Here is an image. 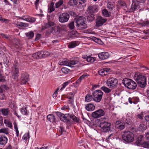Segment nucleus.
I'll return each mask as SVG.
<instances>
[{
    "instance_id": "obj_53",
    "label": "nucleus",
    "mask_w": 149,
    "mask_h": 149,
    "mask_svg": "<svg viewBox=\"0 0 149 149\" xmlns=\"http://www.w3.org/2000/svg\"><path fill=\"white\" fill-rule=\"evenodd\" d=\"M44 57H46L49 55V53L47 51H42Z\"/></svg>"
},
{
    "instance_id": "obj_48",
    "label": "nucleus",
    "mask_w": 149,
    "mask_h": 149,
    "mask_svg": "<svg viewBox=\"0 0 149 149\" xmlns=\"http://www.w3.org/2000/svg\"><path fill=\"white\" fill-rule=\"evenodd\" d=\"M69 28L71 29H74V22H70L68 24Z\"/></svg>"
},
{
    "instance_id": "obj_51",
    "label": "nucleus",
    "mask_w": 149,
    "mask_h": 149,
    "mask_svg": "<svg viewBox=\"0 0 149 149\" xmlns=\"http://www.w3.org/2000/svg\"><path fill=\"white\" fill-rule=\"evenodd\" d=\"M29 26L28 24L23 22H20L19 23V26L21 27H27Z\"/></svg>"
},
{
    "instance_id": "obj_49",
    "label": "nucleus",
    "mask_w": 149,
    "mask_h": 149,
    "mask_svg": "<svg viewBox=\"0 0 149 149\" xmlns=\"http://www.w3.org/2000/svg\"><path fill=\"white\" fill-rule=\"evenodd\" d=\"M15 71L14 72L15 76V77H18V73L19 72V70L17 68H16L15 67Z\"/></svg>"
},
{
    "instance_id": "obj_18",
    "label": "nucleus",
    "mask_w": 149,
    "mask_h": 149,
    "mask_svg": "<svg viewBox=\"0 0 149 149\" xmlns=\"http://www.w3.org/2000/svg\"><path fill=\"white\" fill-rule=\"evenodd\" d=\"M98 56L99 58L102 60H104L108 58L109 56V54L107 52H102L99 54Z\"/></svg>"
},
{
    "instance_id": "obj_34",
    "label": "nucleus",
    "mask_w": 149,
    "mask_h": 149,
    "mask_svg": "<svg viewBox=\"0 0 149 149\" xmlns=\"http://www.w3.org/2000/svg\"><path fill=\"white\" fill-rule=\"evenodd\" d=\"M68 60L67 59H64L62 61H60L59 62V64L60 65H65L68 66Z\"/></svg>"
},
{
    "instance_id": "obj_35",
    "label": "nucleus",
    "mask_w": 149,
    "mask_h": 149,
    "mask_svg": "<svg viewBox=\"0 0 149 149\" xmlns=\"http://www.w3.org/2000/svg\"><path fill=\"white\" fill-rule=\"evenodd\" d=\"M102 13L103 15L105 17H108L111 15V13L109 12L106 9H104L102 10Z\"/></svg>"
},
{
    "instance_id": "obj_64",
    "label": "nucleus",
    "mask_w": 149,
    "mask_h": 149,
    "mask_svg": "<svg viewBox=\"0 0 149 149\" xmlns=\"http://www.w3.org/2000/svg\"><path fill=\"white\" fill-rule=\"evenodd\" d=\"M145 119L146 121L148 123V124H149V116L147 115L145 116Z\"/></svg>"
},
{
    "instance_id": "obj_37",
    "label": "nucleus",
    "mask_w": 149,
    "mask_h": 149,
    "mask_svg": "<svg viewBox=\"0 0 149 149\" xmlns=\"http://www.w3.org/2000/svg\"><path fill=\"white\" fill-rule=\"evenodd\" d=\"M25 35L27 37H33L34 35L33 31H31L25 33Z\"/></svg>"
},
{
    "instance_id": "obj_50",
    "label": "nucleus",
    "mask_w": 149,
    "mask_h": 149,
    "mask_svg": "<svg viewBox=\"0 0 149 149\" xmlns=\"http://www.w3.org/2000/svg\"><path fill=\"white\" fill-rule=\"evenodd\" d=\"M5 81V77L0 74V82H4Z\"/></svg>"
},
{
    "instance_id": "obj_47",
    "label": "nucleus",
    "mask_w": 149,
    "mask_h": 149,
    "mask_svg": "<svg viewBox=\"0 0 149 149\" xmlns=\"http://www.w3.org/2000/svg\"><path fill=\"white\" fill-rule=\"evenodd\" d=\"M73 95L71 93L69 94L67 96V97L69 100V101L70 103L72 102L73 101Z\"/></svg>"
},
{
    "instance_id": "obj_30",
    "label": "nucleus",
    "mask_w": 149,
    "mask_h": 149,
    "mask_svg": "<svg viewBox=\"0 0 149 149\" xmlns=\"http://www.w3.org/2000/svg\"><path fill=\"white\" fill-rule=\"evenodd\" d=\"M4 124L8 127L12 128L13 127V125L12 123L8 119H5L4 120Z\"/></svg>"
},
{
    "instance_id": "obj_2",
    "label": "nucleus",
    "mask_w": 149,
    "mask_h": 149,
    "mask_svg": "<svg viewBox=\"0 0 149 149\" xmlns=\"http://www.w3.org/2000/svg\"><path fill=\"white\" fill-rule=\"evenodd\" d=\"M57 114L60 117V120L65 123H69L70 118L72 119L74 122H78L77 118L74 115L68 114H64L60 112H58Z\"/></svg>"
},
{
    "instance_id": "obj_14",
    "label": "nucleus",
    "mask_w": 149,
    "mask_h": 149,
    "mask_svg": "<svg viewBox=\"0 0 149 149\" xmlns=\"http://www.w3.org/2000/svg\"><path fill=\"white\" fill-rule=\"evenodd\" d=\"M29 75L25 72H23L21 73V76L20 79V83L21 84H25L28 81L29 78Z\"/></svg>"
},
{
    "instance_id": "obj_6",
    "label": "nucleus",
    "mask_w": 149,
    "mask_h": 149,
    "mask_svg": "<svg viewBox=\"0 0 149 149\" xmlns=\"http://www.w3.org/2000/svg\"><path fill=\"white\" fill-rule=\"evenodd\" d=\"M103 95V93L101 90H96L93 93V100L96 102H99L102 99Z\"/></svg>"
},
{
    "instance_id": "obj_36",
    "label": "nucleus",
    "mask_w": 149,
    "mask_h": 149,
    "mask_svg": "<svg viewBox=\"0 0 149 149\" xmlns=\"http://www.w3.org/2000/svg\"><path fill=\"white\" fill-rule=\"evenodd\" d=\"M146 128V125L143 124H141L138 128L139 130L140 131H142L145 130Z\"/></svg>"
},
{
    "instance_id": "obj_22",
    "label": "nucleus",
    "mask_w": 149,
    "mask_h": 149,
    "mask_svg": "<svg viewBox=\"0 0 149 149\" xmlns=\"http://www.w3.org/2000/svg\"><path fill=\"white\" fill-rule=\"evenodd\" d=\"M143 136L142 135H139L138 137L136 143L138 146H140L143 142L142 141L143 139Z\"/></svg>"
},
{
    "instance_id": "obj_43",
    "label": "nucleus",
    "mask_w": 149,
    "mask_h": 149,
    "mask_svg": "<svg viewBox=\"0 0 149 149\" xmlns=\"http://www.w3.org/2000/svg\"><path fill=\"white\" fill-rule=\"evenodd\" d=\"M29 138V133L28 132V133L24 134L23 136L22 139L23 140L26 141Z\"/></svg>"
},
{
    "instance_id": "obj_54",
    "label": "nucleus",
    "mask_w": 149,
    "mask_h": 149,
    "mask_svg": "<svg viewBox=\"0 0 149 149\" xmlns=\"http://www.w3.org/2000/svg\"><path fill=\"white\" fill-rule=\"evenodd\" d=\"M4 126L3 123V120L2 116H0V127H2Z\"/></svg>"
},
{
    "instance_id": "obj_62",
    "label": "nucleus",
    "mask_w": 149,
    "mask_h": 149,
    "mask_svg": "<svg viewBox=\"0 0 149 149\" xmlns=\"http://www.w3.org/2000/svg\"><path fill=\"white\" fill-rule=\"evenodd\" d=\"M137 117L139 119H142L143 118V113H141V114L137 115Z\"/></svg>"
},
{
    "instance_id": "obj_44",
    "label": "nucleus",
    "mask_w": 149,
    "mask_h": 149,
    "mask_svg": "<svg viewBox=\"0 0 149 149\" xmlns=\"http://www.w3.org/2000/svg\"><path fill=\"white\" fill-rule=\"evenodd\" d=\"M13 124L14 129L15 131L16 132L17 136L18 137L19 135V132L18 130L17 124L16 122H14Z\"/></svg>"
},
{
    "instance_id": "obj_16",
    "label": "nucleus",
    "mask_w": 149,
    "mask_h": 149,
    "mask_svg": "<svg viewBox=\"0 0 149 149\" xmlns=\"http://www.w3.org/2000/svg\"><path fill=\"white\" fill-rule=\"evenodd\" d=\"M19 19H23L30 22H33L36 21L35 18L28 16H23L22 17H19Z\"/></svg>"
},
{
    "instance_id": "obj_8",
    "label": "nucleus",
    "mask_w": 149,
    "mask_h": 149,
    "mask_svg": "<svg viewBox=\"0 0 149 149\" xmlns=\"http://www.w3.org/2000/svg\"><path fill=\"white\" fill-rule=\"evenodd\" d=\"M118 83L117 79L112 77L109 79L107 82V85L110 88L113 89L117 86Z\"/></svg>"
},
{
    "instance_id": "obj_13",
    "label": "nucleus",
    "mask_w": 149,
    "mask_h": 149,
    "mask_svg": "<svg viewBox=\"0 0 149 149\" xmlns=\"http://www.w3.org/2000/svg\"><path fill=\"white\" fill-rule=\"evenodd\" d=\"M54 23L51 22H48L47 23L44 25V26L42 28V30L45 29H49V32L51 33L55 31V28L54 27Z\"/></svg>"
},
{
    "instance_id": "obj_40",
    "label": "nucleus",
    "mask_w": 149,
    "mask_h": 149,
    "mask_svg": "<svg viewBox=\"0 0 149 149\" xmlns=\"http://www.w3.org/2000/svg\"><path fill=\"white\" fill-rule=\"evenodd\" d=\"M140 146L146 148H149V142L145 141L143 142Z\"/></svg>"
},
{
    "instance_id": "obj_10",
    "label": "nucleus",
    "mask_w": 149,
    "mask_h": 149,
    "mask_svg": "<svg viewBox=\"0 0 149 149\" xmlns=\"http://www.w3.org/2000/svg\"><path fill=\"white\" fill-rule=\"evenodd\" d=\"M139 2L137 0H132L131 8L127 10V11L129 12H134L139 9Z\"/></svg>"
},
{
    "instance_id": "obj_5",
    "label": "nucleus",
    "mask_w": 149,
    "mask_h": 149,
    "mask_svg": "<svg viewBox=\"0 0 149 149\" xmlns=\"http://www.w3.org/2000/svg\"><path fill=\"white\" fill-rule=\"evenodd\" d=\"M123 139L126 143L133 142L134 140V135L129 131H125L122 136Z\"/></svg>"
},
{
    "instance_id": "obj_3",
    "label": "nucleus",
    "mask_w": 149,
    "mask_h": 149,
    "mask_svg": "<svg viewBox=\"0 0 149 149\" xmlns=\"http://www.w3.org/2000/svg\"><path fill=\"white\" fill-rule=\"evenodd\" d=\"M134 78L136 81L138 85L141 88H144L146 85V78L143 76L139 74H135Z\"/></svg>"
},
{
    "instance_id": "obj_11",
    "label": "nucleus",
    "mask_w": 149,
    "mask_h": 149,
    "mask_svg": "<svg viewBox=\"0 0 149 149\" xmlns=\"http://www.w3.org/2000/svg\"><path fill=\"white\" fill-rule=\"evenodd\" d=\"M105 113L104 110L100 109L93 112L92 114V116L94 118H98L104 116Z\"/></svg>"
},
{
    "instance_id": "obj_55",
    "label": "nucleus",
    "mask_w": 149,
    "mask_h": 149,
    "mask_svg": "<svg viewBox=\"0 0 149 149\" xmlns=\"http://www.w3.org/2000/svg\"><path fill=\"white\" fill-rule=\"evenodd\" d=\"M38 52L36 53L33 54L32 55V57L35 59H39V56H38Z\"/></svg>"
},
{
    "instance_id": "obj_31",
    "label": "nucleus",
    "mask_w": 149,
    "mask_h": 149,
    "mask_svg": "<svg viewBox=\"0 0 149 149\" xmlns=\"http://www.w3.org/2000/svg\"><path fill=\"white\" fill-rule=\"evenodd\" d=\"M88 75L87 73L84 74L80 77L76 81V83L77 84H79L81 81L82 79H84L86 77L88 76Z\"/></svg>"
},
{
    "instance_id": "obj_45",
    "label": "nucleus",
    "mask_w": 149,
    "mask_h": 149,
    "mask_svg": "<svg viewBox=\"0 0 149 149\" xmlns=\"http://www.w3.org/2000/svg\"><path fill=\"white\" fill-rule=\"evenodd\" d=\"M107 7L109 9H112L114 7L113 3L112 2H108L107 3Z\"/></svg>"
},
{
    "instance_id": "obj_60",
    "label": "nucleus",
    "mask_w": 149,
    "mask_h": 149,
    "mask_svg": "<svg viewBox=\"0 0 149 149\" xmlns=\"http://www.w3.org/2000/svg\"><path fill=\"white\" fill-rule=\"evenodd\" d=\"M131 122L129 118L127 119L125 121V123L128 124H130Z\"/></svg>"
},
{
    "instance_id": "obj_20",
    "label": "nucleus",
    "mask_w": 149,
    "mask_h": 149,
    "mask_svg": "<svg viewBox=\"0 0 149 149\" xmlns=\"http://www.w3.org/2000/svg\"><path fill=\"white\" fill-rule=\"evenodd\" d=\"M79 43L78 41H72L68 43V46L69 48H72L78 45Z\"/></svg>"
},
{
    "instance_id": "obj_29",
    "label": "nucleus",
    "mask_w": 149,
    "mask_h": 149,
    "mask_svg": "<svg viewBox=\"0 0 149 149\" xmlns=\"http://www.w3.org/2000/svg\"><path fill=\"white\" fill-rule=\"evenodd\" d=\"M90 38L92 40L99 44L102 45L103 43L102 40L99 38Z\"/></svg>"
},
{
    "instance_id": "obj_28",
    "label": "nucleus",
    "mask_w": 149,
    "mask_h": 149,
    "mask_svg": "<svg viewBox=\"0 0 149 149\" xmlns=\"http://www.w3.org/2000/svg\"><path fill=\"white\" fill-rule=\"evenodd\" d=\"M68 35L70 36V37H75L77 36L78 33L76 31L72 30L69 31Z\"/></svg>"
},
{
    "instance_id": "obj_26",
    "label": "nucleus",
    "mask_w": 149,
    "mask_h": 149,
    "mask_svg": "<svg viewBox=\"0 0 149 149\" xmlns=\"http://www.w3.org/2000/svg\"><path fill=\"white\" fill-rule=\"evenodd\" d=\"M2 114L4 116L8 115L10 112L8 109H1L0 110Z\"/></svg>"
},
{
    "instance_id": "obj_15",
    "label": "nucleus",
    "mask_w": 149,
    "mask_h": 149,
    "mask_svg": "<svg viewBox=\"0 0 149 149\" xmlns=\"http://www.w3.org/2000/svg\"><path fill=\"white\" fill-rule=\"evenodd\" d=\"M106 21V19L102 18L101 16L97 17L96 19V26L98 27L102 26Z\"/></svg>"
},
{
    "instance_id": "obj_59",
    "label": "nucleus",
    "mask_w": 149,
    "mask_h": 149,
    "mask_svg": "<svg viewBox=\"0 0 149 149\" xmlns=\"http://www.w3.org/2000/svg\"><path fill=\"white\" fill-rule=\"evenodd\" d=\"M40 0H36L35 2V4L36 6V8L37 9L38 7V3Z\"/></svg>"
},
{
    "instance_id": "obj_25",
    "label": "nucleus",
    "mask_w": 149,
    "mask_h": 149,
    "mask_svg": "<svg viewBox=\"0 0 149 149\" xmlns=\"http://www.w3.org/2000/svg\"><path fill=\"white\" fill-rule=\"evenodd\" d=\"M22 108H21L20 112L23 115H27V107L26 105L24 104L23 107H21Z\"/></svg>"
},
{
    "instance_id": "obj_32",
    "label": "nucleus",
    "mask_w": 149,
    "mask_h": 149,
    "mask_svg": "<svg viewBox=\"0 0 149 149\" xmlns=\"http://www.w3.org/2000/svg\"><path fill=\"white\" fill-rule=\"evenodd\" d=\"M93 96L90 94H87L85 97V101L88 102L91 101L93 99Z\"/></svg>"
},
{
    "instance_id": "obj_1",
    "label": "nucleus",
    "mask_w": 149,
    "mask_h": 149,
    "mask_svg": "<svg viewBox=\"0 0 149 149\" xmlns=\"http://www.w3.org/2000/svg\"><path fill=\"white\" fill-rule=\"evenodd\" d=\"M75 20L76 26L79 29H83L87 27L86 22L84 17L77 16L75 18Z\"/></svg>"
},
{
    "instance_id": "obj_27",
    "label": "nucleus",
    "mask_w": 149,
    "mask_h": 149,
    "mask_svg": "<svg viewBox=\"0 0 149 149\" xmlns=\"http://www.w3.org/2000/svg\"><path fill=\"white\" fill-rule=\"evenodd\" d=\"M78 62V61L77 60H68V66L70 67H72L73 65L77 64Z\"/></svg>"
},
{
    "instance_id": "obj_12",
    "label": "nucleus",
    "mask_w": 149,
    "mask_h": 149,
    "mask_svg": "<svg viewBox=\"0 0 149 149\" xmlns=\"http://www.w3.org/2000/svg\"><path fill=\"white\" fill-rule=\"evenodd\" d=\"M70 18L69 14L66 13H64L60 14L58 17L59 21L63 23L67 22Z\"/></svg>"
},
{
    "instance_id": "obj_52",
    "label": "nucleus",
    "mask_w": 149,
    "mask_h": 149,
    "mask_svg": "<svg viewBox=\"0 0 149 149\" xmlns=\"http://www.w3.org/2000/svg\"><path fill=\"white\" fill-rule=\"evenodd\" d=\"M142 25L144 26L149 27V22L148 21H144L142 23Z\"/></svg>"
},
{
    "instance_id": "obj_4",
    "label": "nucleus",
    "mask_w": 149,
    "mask_h": 149,
    "mask_svg": "<svg viewBox=\"0 0 149 149\" xmlns=\"http://www.w3.org/2000/svg\"><path fill=\"white\" fill-rule=\"evenodd\" d=\"M123 83L125 87L129 89H135L137 86L135 82L131 79H125L123 81Z\"/></svg>"
},
{
    "instance_id": "obj_61",
    "label": "nucleus",
    "mask_w": 149,
    "mask_h": 149,
    "mask_svg": "<svg viewBox=\"0 0 149 149\" xmlns=\"http://www.w3.org/2000/svg\"><path fill=\"white\" fill-rule=\"evenodd\" d=\"M145 135L146 139L149 140V131L145 133Z\"/></svg>"
},
{
    "instance_id": "obj_7",
    "label": "nucleus",
    "mask_w": 149,
    "mask_h": 149,
    "mask_svg": "<svg viewBox=\"0 0 149 149\" xmlns=\"http://www.w3.org/2000/svg\"><path fill=\"white\" fill-rule=\"evenodd\" d=\"M110 123L105 121H102L100 124L101 131L104 132H107L110 131Z\"/></svg>"
},
{
    "instance_id": "obj_57",
    "label": "nucleus",
    "mask_w": 149,
    "mask_h": 149,
    "mask_svg": "<svg viewBox=\"0 0 149 149\" xmlns=\"http://www.w3.org/2000/svg\"><path fill=\"white\" fill-rule=\"evenodd\" d=\"M70 83L69 81H67L64 83L62 84V87L61 88V90H62L64 88Z\"/></svg>"
},
{
    "instance_id": "obj_24",
    "label": "nucleus",
    "mask_w": 149,
    "mask_h": 149,
    "mask_svg": "<svg viewBox=\"0 0 149 149\" xmlns=\"http://www.w3.org/2000/svg\"><path fill=\"white\" fill-rule=\"evenodd\" d=\"M85 108L87 110L92 111L94 110L95 107L94 105L92 104H88L86 105Z\"/></svg>"
},
{
    "instance_id": "obj_42",
    "label": "nucleus",
    "mask_w": 149,
    "mask_h": 149,
    "mask_svg": "<svg viewBox=\"0 0 149 149\" xmlns=\"http://www.w3.org/2000/svg\"><path fill=\"white\" fill-rule=\"evenodd\" d=\"M63 3V0H60L56 3L55 4L56 7L58 8L60 7Z\"/></svg>"
},
{
    "instance_id": "obj_19",
    "label": "nucleus",
    "mask_w": 149,
    "mask_h": 149,
    "mask_svg": "<svg viewBox=\"0 0 149 149\" xmlns=\"http://www.w3.org/2000/svg\"><path fill=\"white\" fill-rule=\"evenodd\" d=\"M7 137L4 135H1L0 136V144L4 145L7 142Z\"/></svg>"
},
{
    "instance_id": "obj_33",
    "label": "nucleus",
    "mask_w": 149,
    "mask_h": 149,
    "mask_svg": "<svg viewBox=\"0 0 149 149\" xmlns=\"http://www.w3.org/2000/svg\"><path fill=\"white\" fill-rule=\"evenodd\" d=\"M101 89L102 90L106 93H109L111 91V89L108 88L107 87L104 86L101 88Z\"/></svg>"
},
{
    "instance_id": "obj_38",
    "label": "nucleus",
    "mask_w": 149,
    "mask_h": 149,
    "mask_svg": "<svg viewBox=\"0 0 149 149\" xmlns=\"http://www.w3.org/2000/svg\"><path fill=\"white\" fill-rule=\"evenodd\" d=\"M73 1L74 5H80L81 6L83 4L81 0H73Z\"/></svg>"
},
{
    "instance_id": "obj_63",
    "label": "nucleus",
    "mask_w": 149,
    "mask_h": 149,
    "mask_svg": "<svg viewBox=\"0 0 149 149\" xmlns=\"http://www.w3.org/2000/svg\"><path fill=\"white\" fill-rule=\"evenodd\" d=\"M59 130V131L61 132V134H63L64 132H65V131L64 130V128L62 127H60V129Z\"/></svg>"
},
{
    "instance_id": "obj_56",
    "label": "nucleus",
    "mask_w": 149,
    "mask_h": 149,
    "mask_svg": "<svg viewBox=\"0 0 149 149\" xmlns=\"http://www.w3.org/2000/svg\"><path fill=\"white\" fill-rule=\"evenodd\" d=\"M42 51L38 52V56H39V58H40L43 57H44Z\"/></svg>"
},
{
    "instance_id": "obj_9",
    "label": "nucleus",
    "mask_w": 149,
    "mask_h": 149,
    "mask_svg": "<svg viewBox=\"0 0 149 149\" xmlns=\"http://www.w3.org/2000/svg\"><path fill=\"white\" fill-rule=\"evenodd\" d=\"M98 7L95 5H91L89 6L88 8V11L91 14V19L90 20L92 21L94 19V15L92 13H95L98 11Z\"/></svg>"
},
{
    "instance_id": "obj_58",
    "label": "nucleus",
    "mask_w": 149,
    "mask_h": 149,
    "mask_svg": "<svg viewBox=\"0 0 149 149\" xmlns=\"http://www.w3.org/2000/svg\"><path fill=\"white\" fill-rule=\"evenodd\" d=\"M69 70L66 68H63L61 69V71L63 73H66L68 72Z\"/></svg>"
},
{
    "instance_id": "obj_41",
    "label": "nucleus",
    "mask_w": 149,
    "mask_h": 149,
    "mask_svg": "<svg viewBox=\"0 0 149 149\" xmlns=\"http://www.w3.org/2000/svg\"><path fill=\"white\" fill-rule=\"evenodd\" d=\"M48 10L50 13H51L54 11L55 8L54 7V3H52L50 4L49 6V7Z\"/></svg>"
},
{
    "instance_id": "obj_46",
    "label": "nucleus",
    "mask_w": 149,
    "mask_h": 149,
    "mask_svg": "<svg viewBox=\"0 0 149 149\" xmlns=\"http://www.w3.org/2000/svg\"><path fill=\"white\" fill-rule=\"evenodd\" d=\"M95 58L93 57L88 56V58H87V61L88 62L93 63L95 61Z\"/></svg>"
},
{
    "instance_id": "obj_17",
    "label": "nucleus",
    "mask_w": 149,
    "mask_h": 149,
    "mask_svg": "<svg viewBox=\"0 0 149 149\" xmlns=\"http://www.w3.org/2000/svg\"><path fill=\"white\" fill-rule=\"evenodd\" d=\"M110 69L109 68H105L99 70L98 71V74L102 76H104L109 72Z\"/></svg>"
},
{
    "instance_id": "obj_23",
    "label": "nucleus",
    "mask_w": 149,
    "mask_h": 149,
    "mask_svg": "<svg viewBox=\"0 0 149 149\" xmlns=\"http://www.w3.org/2000/svg\"><path fill=\"white\" fill-rule=\"evenodd\" d=\"M47 118L48 121L51 123H53L55 122V117L52 114H50L48 115L47 116Z\"/></svg>"
},
{
    "instance_id": "obj_39",
    "label": "nucleus",
    "mask_w": 149,
    "mask_h": 149,
    "mask_svg": "<svg viewBox=\"0 0 149 149\" xmlns=\"http://www.w3.org/2000/svg\"><path fill=\"white\" fill-rule=\"evenodd\" d=\"M8 130V128H1L0 129V133H3L6 134H9Z\"/></svg>"
},
{
    "instance_id": "obj_21",
    "label": "nucleus",
    "mask_w": 149,
    "mask_h": 149,
    "mask_svg": "<svg viewBox=\"0 0 149 149\" xmlns=\"http://www.w3.org/2000/svg\"><path fill=\"white\" fill-rule=\"evenodd\" d=\"M116 127L120 130H122L124 129L125 127L124 123H120L119 121H117L116 123Z\"/></svg>"
}]
</instances>
